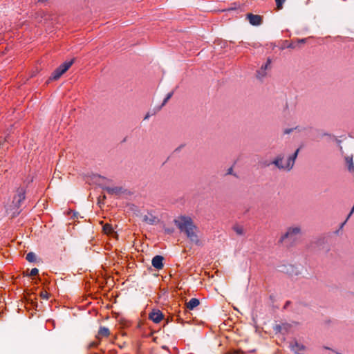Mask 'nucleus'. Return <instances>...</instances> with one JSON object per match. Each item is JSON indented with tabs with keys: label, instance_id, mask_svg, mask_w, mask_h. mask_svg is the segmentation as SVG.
Here are the masks:
<instances>
[{
	"label": "nucleus",
	"instance_id": "nucleus-2",
	"mask_svg": "<svg viewBox=\"0 0 354 354\" xmlns=\"http://www.w3.org/2000/svg\"><path fill=\"white\" fill-rule=\"evenodd\" d=\"M299 151V149H297L292 155H290L286 161V164L283 163V156L281 155H279L277 158L271 162H265L263 166H269L271 164L274 165L279 169H284L286 171H290L294 165L295 160L298 156Z\"/></svg>",
	"mask_w": 354,
	"mask_h": 354
},
{
	"label": "nucleus",
	"instance_id": "nucleus-10",
	"mask_svg": "<svg viewBox=\"0 0 354 354\" xmlns=\"http://www.w3.org/2000/svg\"><path fill=\"white\" fill-rule=\"evenodd\" d=\"M103 190H105L111 195H120L123 192V189L122 187H109L104 186L102 187Z\"/></svg>",
	"mask_w": 354,
	"mask_h": 354
},
{
	"label": "nucleus",
	"instance_id": "nucleus-18",
	"mask_svg": "<svg viewBox=\"0 0 354 354\" xmlns=\"http://www.w3.org/2000/svg\"><path fill=\"white\" fill-rule=\"evenodd\" d=\"M26 260L29 262H35L36 261V255L34 252H30L26 254Z\"/></svg>",
	"mask_w": 354,
	"mask_h": 354
},
{
	"label": "nucleus",
	"instance_id": "nucleus-32",
	"mask_svg": "<svg viewBox=\"0 0 354 354\" xmlns=\"http://www.w3.org/2000/svg\"><path fill=\"white\" fill-rule=\"evenodd\" d=\"M165 232L167 233L171 232V231L169 229H165Z\"/></svg>",
	"mask_w": 354,
	"mask_h": 354
},
{
	"label": "nucleus",
	"instance_id": "nucleus-17",
	"mask_svg": "<svg viewBox=\"0 0 354 354\" xmlns=\"http://www.w3.org/2000/svg\"><path fill=\"white\" fill-rule=\"evenodd\" d=\"M98 335L107 337L109 335V330L108 328L101 326L98 330Z\"/></svg>",
	"mask_w": 354,
	"mask_h": 354
},
{
	"label": "nucleus",
	"instance_id": "nucleus-30",
	"mask_svg": "<svg viewBox=\"0 0 354 354\" xmlns=\"http://www.w3.org/2000/svg\"><path fill=\"white\" fill-rule=\"evenodd\" d=\"M281 328V326L280 325H277L274 328V329L277 330V331H280Z\"/></svg>",
	"mask_w": 354,
	"mask_h": 354
},
{
	"label": "nucleus",
	"instance_id": "nucleus-7",
	"mask_svg": "<svg viewBox=\"0 0 354 354\" xmlns=\"http://www.w3.org/2000/svg\"><path fill=\"white\" fill-rule=\"evenodd\" d=\"M271 64V60L270 59H268L266 62L263 64L261 67V68L259 70L257 71V77L258 79H262L263 77H264L266 75V70L268 69V66L270 65Z\"/></svg>",
	"mask_w": 354,
	"mask_h": 354
},
{
	"label": "nucleus",
	"instance_id": "nucleus-20",
	"mask_svg": "<svg viewBox=\"0 0 354 354\" xmlns=\"http://www.w3.org/2000/svg\"><path fill=\"white\" fill-rule=\"evenodd\" d=\"M173 95H174V91H171V92L168 93L167 94L166 97H165L161 106H165L166 104V103L168 102V100L172 97Z\"/></svg>",
	"mask_w": 354,
	"mask_h": 354
},
{
	"label": "nucleus",
	"instance_id": "nucleus-14",
	"mask_svg": "<svg viewBox=\"0 0 354 354\" xmlns=\"http://www.w3.org/2000/svg\"><path fill=\"white\" fill-rule=\"evenodd\" d=\"M324 244V241L321 239H319V240H317L314 242H312L309 246H308V249L310 250V251H313V252H317V250L316 249V247H319L321 245H322Z\"/></svg>",
	"mask_w": 354,
	"mask_h": 354
},
{
	"label": "nucleus",
	"instance_id": "nucleus-12",
	"mask_svg": "<svg viewBox=\"0 0 354 354\" xmlns=\"http://www.w3.org/2000/svg\"><path fill=\"white\" fill-rule=\"evenodd\" d=\"M290 348L295 354H303L302 351L304 350V346L297 342H291Z\"/></svg>",
	"mask_w": 354,
	"mask_h": 354
},
{
	"label": "nucleus",
	"instance_id": "nucleus-22",
	"mask_svg": "<svg viewBox=\"0 0 354 354\" xmlns=\"http://www.w3.org/2000/svg\"><path fill=\"white\" fill-rule=\"evenodd\" d=\"M39 272V270L36 268H32L30 270V272L29 274H27L28 276H35L37 275Z\"/></svg>",
	"mask_w": 354,
	"mask_h": 354
},
{
	"label": "nucleus",
	"instance_id": "nucleus-3",
	"mask_svg": "<svg viewBox=\"0 0 354 354\" xmlns=\"http://www.w3.org/2000/svg\"><path fill=\"white\" fill-rule=\"evenodd\" d=\"M301 228L299 225L289 227L286 233L280 238V243H286L288 245H292L300 239L301 236Z\"/></svg>",
	"mask_w": 354,
	"mask_h": 354
},
{
	"label": "nucleus",
	"instance_id": "nucleus-16",
	"mask_svg": "<svg viewBox=\"0 0 354 354\" xmlns=\"http://www.w3.org/2000/svg\"><path fill=\"white\" fill-rule=\"evenodd\" d=\"M346 162L347 163L348 169L349 171L352 172L354 171V165L353 162L352 156H347L345 158Z\"/></svg>",
	"mask_w": 354,
	"mask_h": 354
},
{
	"label": "nucleus",
	"instance_id": "nucleus-35",
	"mask_svg": "<svg viewBox=\"0 0 354 354\" xmlns=\"http://www.w3.org/2000/svg\"><path fill=\"white\" fill-rule=\"evenodd\" d=\"M305 40H306L305 39H301V42H304V41H305Z\"/></svg>",
	"mask_w": 354,
	"mask_h": 354
},
{
	"label": "nucleus",
	"instance_id": "nucleus-9",
	"mask_svg": "<svg viewBox=\"0 0 354 354\" xmlns=\"http://www.w3.org/2000/svg\"><path fill=\"white\" fill-rule=\"evenodd\" d=\"M163 260H164V258L162 256L156 255L152 259L151 264L155 268H156L158 270L162 269L164 266Z\"/></svg>",
	"mask_w": 354,
	"mask_h": 354
},
{
	"label": "nucleus",
	"instance_id": "nucleus-4",
	"mask_svg": "<svg viewBox=\"0 0 354 354\" xmlns=\"http://www.w3.org/2000/svg\"><path fill=\"white\" fill-rule=\"evenodd\" d=\"M26 191L23 187H19L17 190V194L14 196L12 200V206L14 209H16L17 215L19 214L20 210H18L21 206L22 202L25 200L26 198Z\"/></svg>",
	"mask_w": 354,
	"mask_h": 354
},
{
	"label": "nucleus",
	"instance_id": "nucleus-29",
	"mask_svg": "<svg viewBox=\"0 0 354 354\" xmlns=\"http://www.w3.org/2000/svg\"><path fill=\"white\" fill-rule=\"evenodd\" d=\"M232 171H233L232 167L229 168L227 171V174H232Z\"/></svg>",
	"mask_w": 354,
	"mask_h": 354
},
{
	"label": "nucleus",
	"instance_id": "nucleus-13",
	"mask_svg": "<svg viewBox=\"0 0 354 354\" xmlns=\"http://www.w3.org/2000/svg\"><path fill=\"white\" fill-rule=\"evenodd\" d=\"M142 221L149 225H154L158 222V218L151 214L143 216Z\"/></svg>",
	"mask_w": 354,
	"mask_h": 354
},
{
	"label": "nucleus",
	"instance_id": "nucleus-1",
	"mask_svg": "<svg viewBox=\"0 0 354 354\" xmlns=\"http://www.w3.org/2000/svg\"><path fill=\"white\" fill-rule=\"evenodd\" d=\"M174 224L181 232H184L187 237L196 245H200L201 241L198 237L196 230V225L194 223L191 217L187 216H180L174 221Z\"/></svg>",
	"mask_w": 354,
	"mask_h": 354
},
{
	"label": "nucleus",
	"instance_id": "nucleus-19",
	"mask_svg": "<svg viewBox=\"0 0 354 354\" xmlns=\"http://www.w3.org/2000/svg\"><path fill=\"white\" fill-rule=\"evenodd\" d=\"M103 230L106 234H111L113 232V229L112 226L109 224H106L105 225H104Z\"/></svg>",
	"mask_w": 354,
	"mask_h": 354
},
{
	"label": "nucleus",
	"instance_id": "nucleus-11",
	"mask_svg": "<svg viewBox=\"0 0 354 354\" xmlns=\"http://www.w3.org/2000/svg\"><path fill=\"white\" fill-rule=\"evenodd\" d=\"M280 271L286 272L289 275L298 274V270L292 265H283L281 266Z\"/></svg>",
	"mask_w": 354,
	"mask_h": 354
},
{
	"label": "nucleus",
	"instance_id": "nucleus-15",
	"mask_svg": "<svg viewBox=\"0 0 354 354\" xmlns=\"http://www.w3.org/2000/svg\"><path fill=\"white\" fill-rule=\"evenodd\" d=\"M200 301L196 298H192L189 301L187 304V308L189 310H193L194 308L198 306Z\"/></svg>",
	"mask_w": 354,
	"mask_h": 354
},
{
	"label": "nucleus",
	"instance_id": "nucleus-34",
	"mask_svg": "<svg viewBox=\"0 0 354 354\" xmlns=\"http://www.w3.org/2000/svg\"><path fill=\"white\" fill-rule=\"evenodd\" d=\"M149 114H147V115L145 117V120L148 119V118H149Z\"/></svg>",
	"mask_w": 354,
	"mask_h": 354
},
{
	"label": "nucleus",
	"instance_id": "nucleus-24",
	"mask_svg": "<svg viewBox=\"0 0 354 354\" xmlns=\"http://www.w3.org/2000/svg\"><path fill=\"white\" fill-rule=\"evenodd\" d=\"M297 127H295V128H289V129H286L283 131L284 134H290V133H292L294 129H296Z\"/></svg>",
	"mask_w": 354,
	"mask_h": 354
},
{
	"label": "nucleus",
	"instance_id": "nucleus-36",
	"mask_svg": "<svg viewBox=\"0 0 354 354\" xmlns=\"http://www.w3.org/2000/svg\"><path fill=\"white\" fill-rule=\"evenodd\" d=\"M324 136H330L328 133H324Z\"/></svg>",
	"mask_w": 354,
	"mask_h": 354
},
{
	"label": "nucleus",
	"instance_id": "nucleus-5",
	"mask_svg": "<svg viewBox=\"0 0 354 354\" xmlns=\"http://www.w3.org/2000/svg\"><path fill=\"white\" fill-rule=\"evenodd\" d=\"M74 59L66 61L58 66L51 74L50 80H58L73 64Z\"/></svg>",
	"mask_w": 354,
	"mask_h": 354
},
{
	"label": "nucleus",
	"instance_id": "nucleus-37",
	"mask_svg": "<svg viewBox=\"0 0 354 354\" xmlns=\"http://www.w3.org/2000/svg\"><path fill=\"white\" fill-rule=\"evenodd\" d=\"M91 354H97L96 353H91Z\"/></svg>",
	"mask_w": 354,
	"mask_h": 354
},
{
	"label": "nucleus",
	"instance_id": "nucleus-28",
	"mask_svg": "<svg viewBox=\"0 0 354 354\" xmlns=\"http://www.w3.org/2000/svg\"><path fill=\"white\" fill-rule=\"evenodd\" d=\"M348 219L346 218L341 225H340V227H339V230L342 229L343 227L344 226V225L346 224V223L347 222Z\"/></svg>",
	"mask_w": 354,
	"mask_h": 354
},
{
	"label": "nucleus",
	"instance_id": "nucleus-33",
	"mask_svg": "<svg viewBox=\"0 0 354 354\" xmlns=\"http://www.w3.org/2000/svg\"><path fill=\"white\" fill-rule=\"evenodd\" d=\"M182 147L183 146H180L179 147L176 148V151H180Z\"/></svg>",
	"mask_w": 354,
	"mask_h": 354
},
{
	"label": "nucleus",
	"instance_id": "nucleus-25",
	"mask_svg": "<svg viewBox=\"0 0 354 354\" xmlns=\"http://www.w3.org/2000/svg\"><path fill=\"white\" fill-rule=\"evenodd\" d=\"M41 297L44 299H48V293L47 292H43L41 293Z\"/></svg>",
	"mask_w": 354,
	"mask_h": 354
},
{
	"label": "nucleus",
	"instance_id": "nucleus-27",
	"mask_svg": "<svg viewBox=\"0 0 354 354\" xmlns=\"http://www.w3.org/2000/svg\"><path fill=\"white\" fill-rule=\"evenodd\" d=\"M353 212H354V205H353V207H352V209H351V210L350 213L348 214V216H347V219H348V218L351 217V216L352 215V214H353Z\"/></svg>",
	"mask_w": 354,
	"mask_h": 354
},
{
	"label": "nucleus",
	"instance_id": "nucleus-6",
	"mask_svg": "<svg viewBox=\"0 0 354 354\" xmlns=\"http://www.w3.org/2000/svg\"><path fill=\"white\" fill-rule=\"evenodd\" d=\"M149 317L151 320H152L154 323H159L163 318V314L160 310H153L152 312L149 313Z\"/></svg>",
	"mask_w": 354,
	"mask_h": 354
},
{
	"label": "nucleus",
	"instance_id": "nucleus-23",
	"mask_svg": "<svg viewBox=\"0 0 354 354\" xmlns=\"http://www.w3.org/2000/svg\"><path fill=\"white\" fill-rule=\"evenodd\" d=\"M286 0H275L277 6L279 9L282 8V6Z\"/></svg>",
	"mask_w": 354,
	"mask_h": 354
},
{
	"label": "nucleus",
	"instance_id": "nucleus-31",
	"mask_svg": "<svg viewBox=\"0 0 354 354\" xmlns=\"http://www.w3.org/2000/svg\"><path fill=\"white\" fill-rule=\"evenodd\" d=\"M46 1H47V0H38V3H44Z\"/></svg>",
	"mask_w": 354,
	"mask_h": 354
},
{
	"label": "nucleus",
	"instance_id": "nucleus-8",
	"mask_svg": "<svg viewBox=\"0 0 354 354\" xmlns=\"http://www.w3.org/2000/svg\"><path fill=\"white\" fill-rule=\"evenodd\" d=\"M247 19L252 26H259L262 22V19L260 15H253L252 13L247 15Z\"/></svg>",
	"mask_w": 354,
	"mask_h": 354
},
{
	"label": "nucleus",
	"instance_id": "nucleus-21",
	"mask_svg": "<svg viewBox=\"0 0 354 354\" xmlns=\"http://www.w3.org/2000/svg\"><path fill=\"white\" fill-rule=\"evenodd\" d=\"M234 230L236 232V233L239 235H243V229L240 226H234Z\"/></svg>",
	"mask_w": 354,
	"mask_h": 354
},
{
	"label": "nucleus",
	"instance_id": "nucleus-26",
	"mask_svg": "<svg viewBox=\"0 0 354 354\" xmlns=\"http://www.w3.org/2000/svg\"><path fill=\"white\" fill-rule=\"evenodd\" d=\"M98 345V342H91L89 344H88V348H93V347H95Z\"/></svg>",
	"mask_w": 354,
	"mask_h": 354
}]
</instances>
